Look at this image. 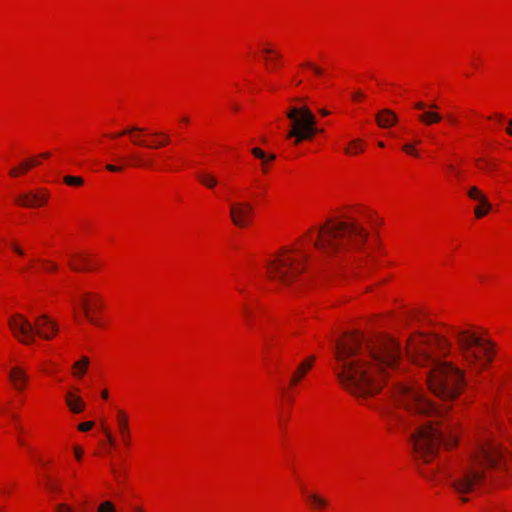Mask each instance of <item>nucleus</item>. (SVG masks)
I'll use <instances>...</instances> for the list:
<instances>
[{
	"instance_id": "61",
	"label": "nucleus",
	"mask_w": 512,
	"mask_h": 512,
	"mask_svg": "<svg viewBox=\"0 0 512 512\" xmlns=\"http://www.w3.org/2000/svg\"><path fill=\"white\" fill-rule=\"evenodd\" d=\"M182 121H183L184 123H188V122H189V119H188L187 117H184V118L182 119Z\"/></svg>"
},
{
	"instance_id": "32",
	"label": "nucleus",
	"mask_w": 512,
	"mask_h": 512,
	"mask_svg": "<svg viewBox=\"0 0 512 512\" xmlns=\"http://www.w3.org/2000/svg\"><path fill=\"white\" fill-rule=\"evenodd\" d=\"M251 153L258 159H260L261 161H266L267 159V154L260 148L258 147H255L251 150Z\"/></svg>"
},
{
	"instance_id": "63",
	"label": "nucleus",
	"mask_w": 512,
	"mask_h": 512,
	"mask_svg": "<svg viewBox=\"0 0 512 512\" xmlns=\"http://www.w3.org/2000/svg\"><path fill=\"white\" fill-rule=\"evenodd\" d=\"M275 56H276L275 57L276 59H279L281 57L280 54H278V53H275Z\"/></svg>"
},
{
	"instance_id": "56",
	"label": "nucleus",
	"mask_w": 512,
	"mask_h": 512,
	"mask_svg": "<svg viewBox=\"0 0 512 512\" xmlns=\"http://www.w3.org/2000/svg\"><path fill=\"white\" fill-rule=\"evenodd\" d=\"M495 164L493 162H489L488 165H487V168L489 169H495Z\"/></svg>"
},
{
	"instance_id": "40",
	"label": "nucleus",
	"mask_w": 512,
	"mask_h": 512,
	"mask_svg": "<svg viewBox=\"0 0 512 512\" xmlns=\"http://www.w3.org/2000/svg\"><path fill=\"white\" fill-rule=\"evenodd\" d=\"M21 173H25L30 169V163H28L26 160L21 162L19 167Z\"/></svg>"
},
{
	"instance_id": "24",
	"label": "nucleus",
	"mask_w": 512,
	"mask_h": 512,
	"mask_svg": "<svg viewBox=\"0 0 512 512\" xmlns=\"http://www.w3.org/2000/svg\"><path fill=\"white\" fill-rule=\"evenodd\" d=\"M364 150V146L362 141L359 139L353 140L350 145L345 149L347 154H356L362 152Z\"/></svg>"
},
{
	"instance_id": "43",
	"label": "nucleus",
	"mask_w": 512,
	"mask_h": 512,
	"mask_svg": "<svg viewBox=\"0 0 512 512\" xmlns=\"http://www.w3.org/2000/svg\"><path fill=\"white\" fill-rule=\"evenodd\" d=\"M363 97H364V94L361 91H356L352 95V98L354 100H359V99H362Z\"/></svg>"
},
{
	"instance_id": "45",
	"label": "nucleus",
	"mask_w": 512,
	"mask_h": 512,
	"mask_svg": "<svg viewBox=\"0 0 512 512\" xmlns=\"http://www.w3.org/2000/svg\"><path fill=\"white\" fill-rule=\"evenodd\" d=\"M28 163H30V168L36 166L39 164V162L35 158H29L26 160Z\"/></svg>"
},
{
	"instance_id": "15",
	"label": "nucleus",
	"mask_w": 512,
	"mask_h": 512,
	"mask_svg": "<svg viewBox=\"0 0 512 512\" xmlns=\"http://www.w3.org/2000/svg\"><path fill=\"white\" fill-rule=\"evenodd\" d=\"M117 422H118L119 431L121 433L124 443L126 445H129L130 432H129V426H128V417L124 411H122V410L118 411Z\"/></svg>"
},
{
	"instance_id": "29",
	"label": "nucleus",
	"mask_w": 512,
	"mask_h": 512,
	"mask_svg": "<svg viewBox=\"0 0 512 512\" xmlns=\"http://www.w3.org/2000/svg\"><path fill=\"white\" fill-rule=\"evenodd\" d=\"M101 429H102L103 433L105 434L109 444L111 446H114L116 441H115L114 437L112 436L110 429L106 426L104 420L101 422Z\"/></svg>"
},
{
	"instance_id": "30",
	"label": "nucleus",
	"mask_w": 512,
	"mask_h": 512,
	"mask_svg": "<svg viewBox=\"0 0 512 512\" xmlns=\"http://www.w3.org/2000/svg\"><path fill=\"white\" fill-rule=\"evenodd\" d=\"M47 488L55 494H58L62 491L60 484H58L56 481L52 480L51 478H47Z\"/></svg>"
},
{
	"instance_id": "59",
	"label": "nucleus",
	"mask_w": 512,
	"mask_h": 512,
	"mask_svg": "<svg viewBox=\"0 0 512 512\" xmlns=\"http://www.w3.org/2000/svg\"><path fill=\"white\" fill-rule=\"evenodd\" d=\"M497 512H512V511L506 510V509H499V511H497Z\"/></svg>"
},
{
	"instance_id": "39",
	"label": "nucleus",
	"mask_w": 512,
	"mask_h": 512,
	"mask_svg": "<svg viewBox=\"0 0 512 512\" xmlns=\"http://www.w3.org/2000/svg\"><path fill=\"white\" fill-rule=\"evenodd\" d=\"M106 169L110 172H120L123 170V167L122 166H117V165H113V164H107L106 165Z\"/></svg>"
},
{
	"instance_id": "3",
	"label": "nucleus",
	"mask_w": 512,
	"mask_h": 512,
	"mask_svg": "<svg viewBox=\"0 0 512 512\" xmlns=\"http://www.w3.org/2000/svg\"><path fill=\"white\" fill-rule=\"evenodd\" d=\"M451 348L444 336L428 337L422 333L411 336L407 342V354L418 365L428 368L426 372L429 389L444 401L459 395L463 385V373L451 364L441 362L433 355L438 350L445 355Z\"/></svg>"
},
{
	"instance_id": "57",
	"label": "nucleus",
	"mask_w": 512,
	"mask_h": 512,
	"mask_svg": "<svg viewBox=\"0 0 512 512\" xmlns=\"http://www.w3.org/2000/svg\"><path fill=\"white\" fill-rule=\"evenodd\" d=\"M264 52H265L266 54H272V53H274V51H273L272 49H270V48H266V49L264 50Z\"/></svg>"
},
{
	"instance_id": "48",
	"label": "nucleus",
	"mask_w": 512,
	"mask_h": 512,
	"mask_svg": "<svg viewBox=\"0 0 512 512\" xmlns=\"http://www.w3.org/2000/svg\"><path fill=\"white\" fill-rule=\"evenodd\" d=\"M58 269V266L55 263H50V266L48 268L49 271H55Z\"/></svg>"
},
{
	"instance_id": "17",
	"label": "nucleus",
	"mask_w": 512,
	"mask_h": 512,
	"mask_svg": "<svg viewBox=\"0 0 512 512\" xmlns=\"http://www.w3.org/2000/svg\"><path fill=\"white\" fill-rule=\"evenodd\" d=\"M75 261H69V266L74 271L89 270L91 261L84 255H74Z\"/></svg>"
},
{
	"instance_id": "60",
	"label": "nucleus",
	"mask_w": 512,
	"mask_h": 512,
	"mask_svg": "<svg viewBox=\"0 0 512 512\" xmlns=\"http://www.w3.org/2000/svg\"><path fill=\"white\" fill-rule=\"evenodd\" d=\"M135 512H144L142 508L138 507L135 509Z\"/></svg>"
},
{
	"instance_id": "8",
	"label": "nucleus",
	"mask_w": 512,
	"mask_h": 512,
	"mask_svg": "<svg viewBox=\"0 0 512 512\" xmlns=\"http://www.w3.org/2000/svg\"><path fill=\"white\" fill-rule=\"evenodd\" d=\"M8 325L14 336L26 345L33 343L36 335L49 340L58 331L57 324L47 315L38 317L33 324L22 314H16L9 318Z\"/></svg>"
},
{
	"instance_id": "23",
	"label": "nucleus",
	"mask_w": 512,
	"mask_h": 512,
	"mask_svg": "<svg viewBox=\"0 0 512 512\" xmlns=\"http://www.w3.org/2000/svg\"><path fill=\"white\" fill-rule=\"evenodd\" d=\"M89 366V359L86 356H83L79 361L75 362L73 365L74 375L77 377H82Z\"/></svg>"
},
{
	"instance_id": "35",
	"label": "nucleus",
	"mask_w": 512,
	"mask_h": 512,
	"mask_svg": "<svg viewBox=\"0 0 512 512\" xmlns=\"http://www.w3.org/2000/svg\"><path fill=\"white\" fill-rule=\"evenodd\" d=\"M81 305H82L84 313H85L86 317L89 319V321L94 323V324H96V321L93 318L89 317V303H88V301L86 299H82Z\"/></svg>"
},
{
	"instance_id": "28",
	"label": "nucleus",
	"mask_w": 512,
	"mask_h": 512,
	"mask_svg": "<svg viewBox=\"0 0 512 512\" xmlns=\"http://www.w3.org/2000/svg\"><path fill=\"white\" fill-rule=\"evenodd\" d=\"M97 512H116V507L112 502L104 501L99 505Z\"/></svg>"
},
{
	"instance_id": "36",
	"label": "nucleus",
	"mask_w": 512,
	"mask_h": 512,
	"mask_svg": "<svg viewBox=\"0 0 512 512\" xmlns=\"http://www.w3.org/2000/svg\"><path fill=\"white\" fill-rule=\"evenodd\" d=\"M403 150L407 153V154H410V155H413V156H418V152L417 150L414 148V145L413 144H405L403 145Z\"/></svg>"
},
{
	"instance_id": "53",
	"label": "nucleus",
	"mask_w": 512,
	"mask_h": 512,
	"mask_svg": "<svg viewBox=\"0 0 512 512\" xmlns=\"http://www.w3.org/2000/svg\"><path fill=\"white\" fill-rule=\"evenodd\" d=\"M134 165H136V166H145V164L140 159H137L136 162L134 163Z\"/></svg>"
},
{
	"instance_id": "37",
	"label": "nucleus",
	"mask_w": 512,
	"mask_h": 512,
	"mask_svg": "<svg viewBox=\"0 0 512 512\" xmlns=\"http://www.w3.org/2000/svg\"><path fill=\"white\" fill-rule=\"evenodd\" d=\"M93 426H94V422L87 421V422H83V423L79 424L78 429L82 432H87L90 429H92Z\"/></svg>"
},
{
	"instance_id": "14",
	"label": "nucleus",
	"mask_w": 512,
	"mask_h": 512,
	"mask_svg": "<svg viewBox=\"0 0 512 512\" xmlns=\"http://www.w3.org/2000/svg\"><path fill=\"white\" fill-rule=\"evenodd\" d=\"M376 121L380 127L388 128L397 122V115L389 109H384L377 114Z\"/></svg>"
},
{
	"instance_id": "42",
	"label": "nucleus",
	"mask_w": 512,
	"mask_h": 512,
	"mask_svg": "<svg viewBox=\"0 0 512 512\" xmlns=\"http://www.w3.org/2000/svg\"><path fill=\"white\" fill-rule=\"evenodd\" d=\"M74 453H75L76 459L80 460L82 457V449L80 447H75Z\"/></svg>"
},
{
	"instance_id": "26",
	"label": "nucleus",
	"mask_w": 512,
	"mask_h": 512,
	"mask_svg": "<svg viewBox=\"0 0 512 512\" xmlns=\"http://www.w3.org/2000/svg\"><path fill=\"white\" fill-rule=\"evenodd\" d=\"M135 132L144 133L145 129L138 127V126H131V127L124 129L123 131H121L119 133L113 134L112 137L116 138V137H120V136H124V135H132Z\"/></svg>"
},
{
	"instance_id": "49",
	"label": "nucleus",
	"mask_w": 512,
	"mask_h": 512,
	"mask_svg": "<svg viewBox=\"0 0 512 512\" xmlns=\"http://www.w3.org/2000/svg\"><path fill=\"white\" fill-rule=\"evenodd\" d=\"M448 121L451 122L452 124H456L457 123V120L453 117V116H448L447 117Z\"/></svg>"
},
{
	"instance_id": "7",
	"label": "nucleus",
	"mask_w": 512,
	"mask_h": 512,
	"mask_svg": "<svg viewBox=\"0 0 512 512\" xmlns=\"http://www.w3.org/2000/svg\"><path fill=\"white\" fill-rule=\"evenodd\" d=\"M306 258L299 249L283 248L267 263L268 277L283 285H290L304 271Z\"/></svg>"
},
{
	"instance_id": "22",
	"label": "nucleus",
	"mask_w": 512,
	"mask_h": 512,
	"mask_svg": "<svg viewBox=\"0 0 512 512\" xmlns=\"http://www.w3.org/2000/svg\"><path fill=\"white\" fill-rule=\"evenodd\" d=\"M307 499L313 509H322L327 506L328 502L325 498L321 497L316 493H310L307 495Z\"/></svg>"
},
{
	"instance_id": "58",
	"label": "nucleus",
	"mask_w": 512,
	"mask_h": 512,
	"mask_svg": "<svg viewBox=\"0 0 512 512\" xmlns=\"http://www.w3.org/2000/svg\"><path fill=\"white\" fill-rule=\"evenodd\" d=\"M495 117L501 121L503 119V115L502 114H495Z\"/></svg>"
},
{
	"instance_id": "64",
	"label": "nucleus",
	"mask_w": 512,
	"mask_h": 512,
	"mask_svg": "<svg viewBox=\"0 0 512 512\" xmlns=\"http://www.w3.org/2000/svg\"><path fill=\"white\" fill-rule=\"evenodd\" d=\"M378 145H379L380 147H383V146H384V143H383V142H379V143H378Z\"/></svg>"
},
{
	"instance_id": "33",
	"label": "nucleus",
	"mask_w": 512,
	"mask_h": 512,
	"mask_svg": "<svg viewBox=\"0 0 512 512\" xmlns=\"http://www.w3.org/2000/svg\"><path fill=\"white\" fill-rule=\"evenodd\" d=\"M490 209H487V207L483 206L482 203H480V205H478L476 208H475V216L477 218H482L483 216H485L488 211Z\"/></svg>"
},
{
	"instance_id": "21",
	"label": "nucleus",
	"mask_w": 512,
	"mask_h": 512,
	"mask_svg": "<svg viewBox=\"0 0 512 512\" xmlns=\"http://www.w3.org/2000/svg\"><path fill=\"white\" fill-rule=\"evenodd\" d=\"M467 194H468L469 198L479 201L480 203H482L483 206L487 207V209L491 208V204L488 202L486 196L483 195L482 192L477 187H475V186L471 187L468 190Z\"/></svg>"
},
{
	"instance_id": "50",
	"label": "nucleus",
	"mask_w": 512,
	"mask_h": 512,
	"mask_svg": "<svg viewBox=\"0 0 512 512\" xmlns=\"http://www.w3.org/2000/svg\"><path fill=\"white\" fill-rule=\"evenodd\" d=\"M319 112H320V114H321L322 116H327V115H329V111H328V110H326V109H320V111H319Z\"/></svg>"
},
{
	"instance_id": "34",
	"label": "nucleus",
	"mask_w": 512,
	"mask_h": 512,
	"mask_svg": "<svg viewBox=\"0 0 512 512\" xmlns=\"http://www.w3.org/2000/svg\"><path fill=\"white\" fill-rule=\"evenodd\" d=\"M56 512H74L73 508L65 503H60L55 506Z\"/></svg>"
},
{
	"instance_id": "6",
	"label": "nucleus",
	"mask_w": 512,
	"mask_h": 512,
	"mask_svg": "<svg viewBox=\"0 0 512 512\" xmlns=\"http://www.w3.org/2000/svg\"><path fill=\"white\" fill-rule=\"evenodd\" d=\"M452 334L457 342L459 352L465 363L482 370L493 359L490 342L467 330L452 328Z\"/></svg>"
},
{
	"instance_id": "44",
	"label": "nucleus",
	"mask_w": 512,
	"mask_h": 512,
	"mask_svg": "<svg viewBox=\"0 0 512 512\" xmlns=\"http://www.w3.org/2000/svg\"><path fill=\"white\" fill-rule=\"evenodd\" d=\"M11 246H12L13 250H14L18 255H21V256H22V255H24V251H23L19 246L15 245V244H12Z\"/></svg>"
},
{
	"instance_id": "52",
	"label": "nucleus",
	"mask_w": 512,
	"mask_h": 512,
	"mask_svg": "<svg viewBox=\"0 0 512 512\" xmlns=\"http://www.w3.org/2000/svg\"><path fill=\"white\" fill-rule=\"evenodd\" d=\"M101 396H102L103 399H107L108 398V391L107 390H103L101 392Z\"/></svg>"
},
{
	"instance_id": "31",
	"label": "nucleus",
	"mask_w": 512,
	"mask_h": 512,
	"mask_svg": "<svg viewBox=\"0 0 512 512\" xmlns=\"http://www.w3.org/2000/svg\"><path fill=\"white\" fill-rule=\"evenodd\" d=\"M302 66L310 68L318 76L323 74V69L321 67L313 64L312 62L307 61Z\"/></svg>"
},
{
	"instance_id": "16",
	"label": "nucleus",
	"mask_w": 512,
	"mask_h": 512,
	"mask_svg": "<svg viewBox=\"0 0 512 512\" xmlns=\"http://www.w3.org/2000/svg\"><path fill=\"white\" fill-rule=\"evenodd\" d=\"M66 403L73 413H80L83 411L85 407V404L82 401V399L79 396L73 394L72 392H68L66 394Z\"/></svg>"
},
{
	"instance_id": "18",
	"label": "nucleus",
	"mask_w": 512,
	"mask_h": 512,
	"mask_svg": "<svg viewBox=\"0 0 512 512\" xmlns=\"http://www.w3.org/2000/svg\"><path fill=\"white\" fill-rule=\"evenodd\" d=\"M197 179L203 186L208 189H214L219 183L217 177L207 171L199 172L197 174Z\"/></svg>"
},
{
	"instance_id": "20",
	"label": "nucleus",
	"mask_w": 512,
	"mask_h": 512,
	"mask_svg": "<svg viewBox=\"0 0 512 512\" xmlns=\"http://www.w3.org/2000/svg\"><path fill=\"white\" fill-rule=\"evenodd\" d=\"M49 198V193L45 189H39L36 192L31 191L30 201L33 203V207L42 206L46 204Z\"/></svg>"
},
{
	"instance_id": "10",
	"label": "nucleus",
	"mask_w": 512,
	"mask_h": 512,
	"mask_svg": "<svg viewBox=\"0 0 512 512\" xmlns=\"http://www.w3.org/2000/svg\"><path fill=\"white\" fill-rule=\"evenodd\" d=\"M254 215V207L249 202H235L230 205V217L237 227H245L250 224Z\"/></svg>"
},
{
	"instance_id": "19",
	"label": "nucleus",
	"mask_w": 512,
	"mask_h": 512,
	"mask_svg": "<svg viewBox=\"0 0 512 512\" xmlns=\"http://www.w3.org/2000/svg\"><path fill=\"white\" fill-rule=\"evenodd\" d=\"M153 135L163 136V140L161 142H159L157 145H148L145 141L141 140L139 136H135V137H132V143L135 145H138V146H145L148 148L156 149V148L168 145L170 142L169 136L165 133L155 132Z\"/></svg>"
},
{
	"instance_id": "5",
	"label": "nucleus",
	"mask_w": 512,
	"mask_h": 512,
	"mask_svg": "<svg viewBox=\"0 0 512 512\" xmlns=\"http://www.w3.org/2000/svg\"><path fill=\"white\" fill-rule=\"evenodd\" d=\"M367 232L355 221L328 220L319 228L314 245L325 253L345 250L348 246L358 247L367 239Z\"/></svg>"
},
{
	"instance_id": "47",
	"label": "nucleus",
	"mask_w": 512,
	"mask_h": 512,
	"mask_svg": "<svg viewBox=\"0 0 512 512\" xmlns=\"http://www.w3.org/2000/svg\"><path fill=\"white\" fill-rule=\"evenodd\" d=\"M400 420L402 422V424L405 426V427H409V426H412L414 425L415 423H410L408 420H404L402 419V417H400Z\"/></svg>"
},
{
	"instance_id": "51",
	"label": "nucleus",
	"mask_w": 512,
	"mask_h": 512,
	"mask_svg": "<svg viewBox=\"0 0 512 512\" xmlns=\"http://www.w3.org/2000/svg\"><path fill=\"white\" fill-rule=\"evenodd\" d=\"M275 158H276V156L274 154L267 155L266 162L267 161H273V160H275Z\"/></svg>"
},
{
	"instance_id": "46",
	"label": "nucleus",
	"mask_w": 512,
	"mask_h": 512,
	"mask_svg": "<svg viewBox=\"0 0 512 512\" xmlns=\"http://www.w3.org/2000/svg\"><path fill=\"white\" fill-rule=\"evenodd\" d=\"M506 133L510 136H512V119L508 121V126L506 128Z\"/></svg>"
},
{
	"instance_id": "55",
	"label": "nucleus",
	"mask_w": 512,
	"mask_h": 512,
	"mask_svg": "<svg viewBox=\"0 0 512 512\" xmlns=\"http://www.w3.org/2000/svg\"><path fill=\"white\" fill-rule=\"evenodd\" d=\"M40 156H41L42 158H45V159H46V158H49V157H50V153H49V152H45V153H42Z\"/></svg>"
},
{
	"instance_id": "25",
	"label": "nucleus",
	"mask_w": 512,
	"mask_h": 512,
	"mask_svg": "<svg viewBox=\"0 0 512 512\" xmlns=\"http://www.w3.org/2000/svg\"><path fill=\"white\" fill-rule=\"evenodd\" d=\"M30 198H31V191L20 194L16 198V202L23 207H33V203H32V201H30Z\"/></svg>"
},
{
	"instance_id": "38",
	"label": "nucleus",
	"mask_w": 512,
	"mask_h": 512,
	"mask_svg": "<svg viewBox=\"0 0 512 512\" xmlns=\"http://www.w3.org/2000/svg\"><path fill=\"white\" fill-rule=\"evenodd\" d=\"M448 170L453 173L455 178L460 179L462 176L461 171L457 170L452 164L448 165Z\"/></svg>"
},
{
	"instance_id": "41",
	"label": "nucleus",
	"mask_w": 512,
	"mask_h": 512,
	"mask_svg": "<svg viewBox=\"0 0 512 512\" xmlns=\"http://www.w3.org/2000/svg\"><path fill=\"white\" fill-rule=\"evenodd\" d=\"M9 174H10V176H12V177H18V176L21 174V172H20V168H18V167H14V168H12V169L10 170Z\"/></svg>"
},
{
	"instance_id": "4",
	"label": "nucleus",
	"mask_w": 512,
	"mask_h": 512,
	"mask_svg": "<svg viewBox=\"0 0 512 512\" xmlns=\"http://www.w3.org/2000/svg\"><path fill=\"white\" fill-rule=\"evenodd\" d=\"M511 457L494 441L481 442L470 458L453 475L452 485L458 493H468L488 481H494L502 471H509Z\"/></svg>"
},
{
	"instance_id": "54",
	"label": "nucleus",
	"mask_w": 512,
	"mask_h": 512,
	"mask_svg": "<svg viewBox=\"0 0 512 512\" xmlns=\"http://www.w3.org/2000/svg\"><path fill=\"white\" fill-rule=\"evenodd\" d=\"M262 170L264 173L267 172V164H266V161H262Z\"/></svg>"
},
{
	"instance_id": "62",
	"label": "nucleus",
	"mask_w": 512,
	"mask_h": 512,
	"mask_svg": "<svg viewBox=\"0 0 512 512\" xmlns=\"http://www.w3.org/2000/svg\"><path fill=\"white\" fill-rule=\"evenodd\" d=\"M19 443H20L22 446H25V442H24L22 439H19Z\"/></svg>"
},
{
	"instance_id": "9",
	"label": "nucleus",
	"mask_w": 512,
	"mask_h": 512,
	"mask_svg": "<svg viewBox=\"0 0 512 512\" xmlns=\"http://www.w3.org/2000/svg\"><path fill=\"white\" fill-rule=\"evenodd\" d=\"M290 120V130L286 138L292 139L294 145H299L305 140H311L317 133L322 132L316 126L317 120L308 106H291L286 112Z\"/></svg>"
},
{
	"instance_id": "12",
	"label": "nucleus",
	"mask_w": 512,
	"mask_h": 512,
	"mask_svg": "<svg viewBox=\"0 0 512 512\" xmlns=\"http://www.w3.org/2000/svg\"><path fill=\"white\" fill-rule=\"evenodd\" d=\"M9 379L17 391H23L28 382L27 374L20 367H13L10 370Z\"/></svg>"
},
{
	"instance_id": "2",
	"label": "nucleus",
	"mask_w": 512,
	"mask_h": 512,
	"mask_svg": "<svg viewBox=\"0 0 512 512\" xmlns=\"http://www.w3.org/2000/svg\"><path fill=\"white\" fill-rule=\"evenodd\" d=\"M396 401L412 416L429 417L425 423L418 424L411 433L410 441L416 460L429 463L437 454L440 446L451 447L457 442L455 424L440 423V411L412 385L399 384L395 391Z\"/></svg>"
},
{
	"instance_id": "11",
	"label": "nucleus",
	"mask_w": 512,
	"mask_h": 512,
	"mask_svg": "<svg viewBox=\"0 0 512 512\" xmlns=\"http://www.w3.org/2000/svg\"><path fill=\"white\" fill-rule=\"evenodd\" d=\"M415 108L422 111V113L418 115V120L425 125H432L442 120V116L438 112L431 110L438 108L436 104L427 106L424 102H417Z\"/></svg>"
},
{
	"instance_id": "27",
	"label": "nucleus",
	"mask_w": 512,
	"mask_h": 512,
	"mask_svg": "<svg viewBox=\"0 0 512 512\" xmlns=\"http://www.w3.org/2000/svg\"><path fill=\"white\" fill-rule=\"evenodd\" d=\"M64 182L70 186H81L84 183V180L78 176H65Z\"/></svg>"
},
{
	"instance_id": "13",
	"label": "nucleus",
	"mask_w": 512,
	"mask_h": 512,
	"mask_svg": "<svg viewBox=\"0 0 512 512\" xmlns=\"http://www.w3.org/2000/svg\"><path fill=\"white\" fill-rule=\"evenodd\" d=\"M314 357L311 356L307 360L299 364L298 368L291 377L290 385L295 386L305 376V374L312 368Z\"/></svg>"
},
{
	"instance_id": "1",
	"label": "nucleus",
	"mask_w": 512,
	"mask_h": 512,
	"mask_svg": "<svg viewBox=\"0 0 512 512\" xmlns=\"http://www.w3.org/2000/svg\"><path fill=\"white\" fill-rule=\"evenodd\" d=\"M401 355L400 345L393 338L348 333L335 343V372L349 393L367 398L380 391L384 379L397 369Z\"/></svg>"
}]
</instances>
